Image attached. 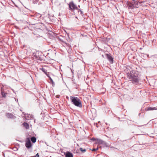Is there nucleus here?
<instances>
[{"instance_id": "f257e3e1", "label": "nucleus", "mask_w": 157, "mask_h": 157, "mask_svg": "<svg viewBox=\"0 0 157 157\" xmlns=\"http://www.w3.org/2000/svg\"><path fill=\"white\" fill-rule=\"evenodd\" d=\"M127 76L132 80L133 83L137 84L138 83L140 78L138 73L135 71H131L130 73H127Z\"/></svg>"}, {"instance_id": "f03ea898", "label": "nucleus", "mask_w": 157, "mask_h": 157, "mask_svg": "<svg viewBox=\"0 0 157 157\" xmlns=\"http://www.w3.org/2000/svg\"><path fill=\"white\" fill-rule=\"evenodd\" d=\"M70 99L72 104L75 106L81 108L82 106L81 102L80 99L76 97L71 96L70 97Z\"/></svg>"}, {"instance_id": "7ed1b4c3", "label": "nucleus", "mask_w": 157, "mask_h": 157, "mask_svg": "<svg viewBox=\"0 0 157 157\" xmlns=\"http://www.w3.org/2000/svg\"><path fill=\"white\" fill-rule=\"evenodd\" d=\"M69 9L71 10L74 11L75 10H78L77 6L74 4L73 2H70L69 4Z\"/></svg>"}, {"instance_id": "20e7f679", "label": "nucleus", "mask_w": 157, "mask_h": 157, "mask_svg": "<svg viewBox=\"0 0 157 157\" xmlns=\"http://www.w3.org/2000/svg\"><path fill=\"white\" fill-rule=\"evenodd\" d=\"M25 146L28 149L32 147V144L29 139H28V140L26 142Z\"/></svg>"}, {"instance_id": "39448f33", "label": "nucleus", "mask_w": 157, "mask_h": 157, "mask_svg": "<svg viewBox=\"0 0 157 157\" xmlns=\"http://www.w3.org/2000/svg\"><path fill=\"white\" fill-rule=\"evenodd\" d=\"M6 116L9 118L14 119L16 117L11 113H7L6 114Z\"/></svg>"}, {"instance_id": "423d86ee", "label": "nucleus", "mask_w": 157, "mask_h": 157, "mask_svg": "<svg viewBox=\"0 0 157 157\" xmlns=\"http://www.w3.org/2000/svg\"><path fill=\"white\" fill-rule=\"evenodd\" d=\"M127 6L129 9H133L134 8L133 4L131 3L128 2L126 3Z\"/></svg>"}, {"instance_id": "0eeeda50", "label": "nucleus", "mask_w": 157, "mask_h": 157, "mask_svg": "<svg viewBox=\"0 0 157 157\" xmlns=\"http://www.w3.org/2000/svg\"><path fill=\"white\" fill-rule=\"evenodd\" d=\"M107 56L108 59L110 63H113V58L109 54H107Z\"/></svg>"}, {"instance_id": "6e6552de", "label": "nucleus", "mask_w": 157, "mask_h": 157, "mask_svg": "<svg viewBox=\"0 0 157 157\" xmlns=\"http://www.w3.org/2000/svg\"><path fill=\"white\" fill-rule=\"evenodd\" d=\"M64 155L65 157H73L72 154L69 151L67 152Z\"/></svg>"}, {"instance_id": "1a4fd4ad", "label": "nucleus", "mask_w": 157, "mask_h": 157, "mask_svg": "<svg viewBox=\"0 0 157 157\" xmlns=\"http://www.w3.org/2000/svg\"><path fill=\"white\" fill-rule=\"evenodd\" d=\"M157 109V107H148L147 108V111H150V110H156Z\"/></svg>"}, {"instance_id": "9d476101", "label": "nucleus", "mask_w": 157, "mask_h": 157, "mask_svg": "<svg viewBox=\"0 0 157 157\" xmlns=\"http://www.w3.org/2000/svg\"><path fill=\"white\" fill-rule=\"evenodd\" d=\"M49 79L50 80V83L52 84V86L54 87L55 85L54 82L53 81L52 79L51 78V77H49Z\"/></svg>"}, {"instance_id": "9b49d317", "label": "nucleus", "mask_w": 157, "mask_h": 157, "mask_svg": "<svg viewBox=\"0 0 157 157\" xmlns=\"http://www.w3.org/2000/svg\"><path fill=\"white\" fill-rule=\"evenodd\" d=\"M31 140L33 143H34L36 141V138L34 136H33L31 137Z\"/></svg>"}, {"instance_id": "f8f14e48", "label": "nucleus", "mask_w": 157, "mask_h": 157, "mask_svg": "<svg viewBox=\"0 0 157 157\" xmlns=\"http://www.w3.org/2000/svg\"><path fill=\"white\" fill-rule=\"evenodd\" d=\"M40 70H41L45 74H47V70H46L45 68L42 67L40 68Z\"/></svg>"}, {"instance_id": "ddd939ff", "label": "nucleus", "mask_w": 157, "mask_h": 157, "mask_svg": "<svg viewBox=\"0 0 157 157\" xmlns=\"http://www.w3.org/2000/svg\"><path fill=\"white\" fill-rule=\"evenodd\" d=\"M23 125L27 129L29 128V125L26 123H23Z\"/></svg>"}, {"instance_id": "4468645a", "label": "nucleus", "mask_w": 157, "mask_h": 157, "mask_svg": "<svg viewBox=\"0 0 157 157\" xmlns=\"http://www.w3.org/2000/svg\"><path fill=\"white\" fill-rule=\"evenodd\" d=\"M78 10V13L79 14H81V15H82V14H83L82 11H81L79 9H78V10Z\"/></svg>"}, {"instance_id": "2eb2a0df", "label": "nucleus", "mask_w": 157, "mask_h": 157, "mask_svg": "<svg viewBox=\"0 0 157 157\" xmlns=\"http://www.w3.org/2000/svg\"><path fill=\"white\" fill-rule=\"evenodd\" d=\"M29 116L30 117L31 116H30L29 115L27 114V115H25V118H26V117H28V118H26V119L27 120H29V118H30V117L29 118Z\"/></svg>"}, {"instance_id": "dca6fc26", "label": "nucleus", "mask_w": 157, "mask_h": 157, "mask_svg": "<svg viewBox=\"0 0 157 157\" xmlns=\"http://www.w3.org/2000/svg\"><path fill=\"white\" fill-rule=\"evenodd\" d=\"M80 150L82 151V152H85L86 151V149H83L82 148H80Z\"/></svg>"}, {"instance_id": "f3484780", "label": "nucleus", "mask_w": 157, "mask_h": 157, "mask_svg": "<svg viewBox=\"0 0 157 157\" xmlns=\"http://www.w3.org/2000/svg\"><path fill=\"white\" fill-rule=\"evenodd\" d=\"M98 147L96 148H93L92 149V151H96L97 150H98Z\"/></svg>"}, {"instance_id": "a211bd4d", "label": "nucleus", "mask_w": 157, "mask_h": 157, "mask_svg": "<svg viewBox=\"0 0 157 157\" xmlns=\"http://www.w3.org/2000/svg\"><path fill=\"white\" fill-rule=\"evenodd\" d=\"M103 142V141L101 140H100L99 141V143L101 144H102Z\"/></svg>"}, {"instance_id": "6ab92c4d", "label": "nucleus", "mask_w": 157, "mask_h": 157, "mask_svg": "<svg viewBox=\"0 0 157 157\" xmlns=\"http://www.w3.org/2000/svg\"><path fill=\"white\" fill-rule=\"evenodd\" d=\"M35 56L36 57V58L37 59H38V57H37V54H36L35 55Z\"/></svg>"}, {"instance_id": "aec40b11", "label": "nucleus", "mask_w": 157, "mask_h": 157, "mask_svg": "<svg viewBox=\"0 0 157 157\" xmlns=\"http://www.w3.org/2000/svg\"><path fill=\"white\" fill-rule=\"evenodd\" d=\"M47 76L48 77H49H49H50L49 76V73H48L47 72V74H46Z\"/></svg>"}, {"instance_id": "412c9836", "label": "nucleus", "mask_w": 157, "mask_h": 157, "mask_svg": "<svg viewBox=\"0 0 157 157\" xmlns=\"http://www.w3.org/2000/svg\"><path fill=\"white\" fill-rule=\"evenodd\" d=\"M39 155L38 154V153H37L36 155V157H39Z\"/></svg>"}, {"instance_id": "4be33fe9", "label": "nucleus", "mask_w": 157, "mask_h": 157, "mask_svg": "<svg viewBox=\"0 0 157 157\" xmlns=\"http://www.w3.org/2000/svg\"><path fill=\"white\" fill-rule=\"evenodd\" d=\"M66 98H68V97H67H67H66Z\"/></svg>"}, {"instance_id": "5701e85b", "label": "nucleus", "mask_w": 157, "mask_h": 157, "mask_svg": "<svg viewBox=\"0 0 157 157\" xmlns=\"http://www.w3.org/2000/svg\"><path fill=\"white\" fill-rule=\"evenodd\" d=\"M76 17V18H77V17Z\"/></svg>"}]
</instances>
